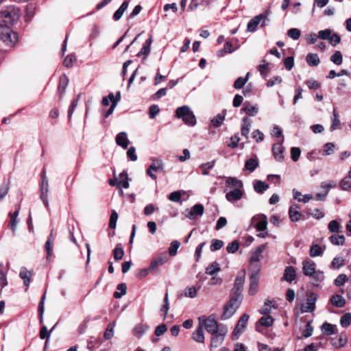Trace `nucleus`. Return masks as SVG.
<instances>
[{
	"instance_id": "1",
	"label": "nucleus",
	"mask_w": 351,
	"mask_h": 351,
	"mask_svg": "<svg viewBox=\"0 0 351 351\" xmlns=\"http://www.w3.org/2000/svg\"><path fill=\"white\" fill-rule=\"evenodd\" d=\"M20 10L9 6L0 12V39L8 46L13 47L18 40L17 34L11 30L12 26L20 17Z\"/></svg>"
},
{
	"instance_id": "2",
	"label": "nucleus",
	"mask_w": 351,
	"mask_h": 351,
	"mask_svg": "<svg viewBox=\"0 0 351 351\" xmlns=\"http://www.w3.org/2000/svg\"><path fill=\"white\" fill-rule=\"evenodd\" d=\"M198 320L199 326H202L203 329L205 328V330L211 335L217 334L221 328L214 315H210L208 317H206L205 315L200 316Z\"/></svg>"
},
{
	"instance_id": "3",
	"label": "nucleus",
	"mask_w": 351,
	"mask_h": 351,
	"mask_svg": "<svg viewBox=\"0 0 351 351\" xmlns=\"http://www.w3.org/2000/svg\"><path fill=\"white\" fill-rule=\"evenodd\" d=\"M176 115L189 126H194L196 124V117L188 106L178 108L176 110Z\"/></svg>"
},
{
	"instance_id": "4",
	"label": "nucleus",
	"mask_w": 351,
	"mask_h": 351,
	"mask_svg": "<svg viewBox=\"0 0 351 351\" xmlns=\"http://www.w3.org/2000/svg\"><path fill=\"white\" fill-rule=\"evenodd\" d=\"M245 270H242L239 273V274L235 278L234 287L231 290V297L242 300V291L243 288V284L245 282Z\"/></svg>"
},
{
	"instance_id": "5",
	"label": "nucleus",
	"mask_w": 351,
	"mask_h": 351,
	"mask_svg": "<svg viewBox=\"0 0 351 351\" xmlns=\"http://www.w3.org/2000/svg\"><path fill=\"white\" fill-rule=\"evenodd\" d=\"M241 302V300L230 296V300L223 307V312L221 316V319L226 320L230 318L236 313Z\"/></svg>"
},
{
	"instance_id": "6",
	"label": "nucleus",
	"mask_w": 351,
	"mask_h": 351,
	"mask_svg": "<svg viewBox=\"0 0 351 351\" xmlns=\"http://www.w3.org/2000/svg\"><path fill=\"white\" fill-rule=\"evenodd\" d=\"M41 183L40 188V197L44 204L45 206L49 209V202H48V193H49V182L46 176L45 169H43L41 175Z\"/></svg>"
},
{
	"instance_id": "7",
	"label": "nucleus",
	"mask_w": 351,
	"mask_h": 351,
	"mask_svg": "<svg viewBox=\"0 0 351 351\" xmlns=\"http://www.w3.org/2000/svg\"><path fill=\"white\" fill-rule=\"evenodd\" d=\"M204 208L201 204H196L191 208H187L184 210V215L186 218L194 220L197 216H202L204 214Z\"/></svg>"
},
{
	"instance_id": "8",
	"label": "nucleus",
	"mask_w": 351,
	"mask_h": 351,
	"mask_svg": "<svg viewBox=\"0 0 351 351\" xmlns=\"http://www.w3.org/2000/svg\"><path fill=\"white\" fill-rule=\"evenodd\" d=\"M152 162L147 168V174L154 180H156V176L152 171H164V163L162 160L154 158Z\"/></svg>"
},
{
	"instance_id": "9",
	"label": "nucleus",
	"mask_w": 351,
	"mask_h": 351,
	"mask_svg": "<svg viewBox=\"0 0 351 351\" xmlns=\"http://www.w3.org/2000/svg\"><path fill=\"white\" fill-rule=\"evenodd\" d=\"M257 269L252 272L250 276V287L248 293L251 295H254L258 291V281L260 278V269L256 266Z\"/></svg>"
},
{
	"instance_id": "10",
	"label": "nucleus",
	"mask_w": 351,
	"mask_h": 351,
	"mask_svg": "<svg viewBox=\"0 0 351 351\" xmlns=\"http://www.w3.org/2000/svg\"><path fill=\"white\" fill-rule=\"evenodd\" d=\"M250 316L247 313H244L241 315V317L238 320V322L234 329L233 335L238 338L245 330Z\"/></svg>"
},
{
	"instance_id": "11",
	"label": "nucleus",
	"mask_w": 351,
	"mask_h": 351,
	"mask_svg": "<svg viewBox=\"0 0 351 351\" xmlns=\"http://www.w3.org/2000/svg\"><path fill=\"white\" fill-rule=\"evenodd\" d=\"M252 221L254 223L256 231H265L267 226V217L265 215H257L252 217Z\"/></svg>"
},
{
	"instance_id": "12",
	"label": "nucleus",
	"mask_w": 351,
	"mask_h": 351,
	"mask_svg": "<svg viewBox=\"0 0 351 351\" xmlns=\"http://www.w3.org/2000/svg\"><path fill=\"white\" fill-rule=\"evenodd\" d=\"M227 332L228 330L226 327H221L219 331L217 334H214V336L212 337L210 346L212 348H217L220 346L223 343Z\"/></svg>"
},
{
	"instance_id": "13",
	"label": "nucleus",
	"mask_w": 351,
	"mask_h": 351,
	"mask_svg": "<svg viewBox=\"0 0 351 351\" xmlns=\"http://www.w3.org/2000/svg\"><path fill=\"white\" fill-rule=\"evenodd\" d=\"M300 207L295 204L289 208V217L292 222H298L300 220H305V217L300 211Z\"/></svg>"
},
{
	"instance_id": "14",
	"label": "nucleus",
	"mask_w": 351,
	"mask_h": 351,
	"mask_svg": "<svg viewBox=\"0 0 351 351\" xmlns=\"http://www.w3.org/2000/svg\"><path fill=\"white\" fill-rule=\"evenodd\" d=\"M244 194L243 188L234 189L226 193V198L230 202H234L240 200Z\"/></svg>"
},
{
	"instance_id": "15",
	"label": "nucleus",
	"mask_w": 351,
	"mask_h": 351,
	"mask_svg": "<svg viewBox=\"0 0 351 351\" xmlns=\"http://www.w3.org/2000/svg\"><path fill=\"white\" fill-rule=\"evenodd\" d=\"M284 136H282V139L280 143L274 144L272 147L274 157L278 162H282L284 159V147L282 146Z\"/></svg>"
},
{
	"instance_id": "16",
	"label": "nucleus",
	"mask_w": 351,
	"mask_h": 351,
	"mask_svg": "<svg viewBox=\"0 0 351 351\" xmlns=\"http://www.w3.org/2000/svg\"><path fill=\"white\" fill-rule=\"evenodd\" d=\"M168 261V256L166 252L161 253L152 258L150 263V269L154 270L158 266L162 265L167 263Z\"/></svg>"
},
{
	"instance_id": "17",
	"label": "nucleus",
	"mask_w": 351,
	"mask_h": 351,
	"mask_svg": "<svg viewBox=\"0 0 351 351\" xmlns=\"http://www.w3.org/2000/svg\"><path fill=\"white\" fill-rule=\"evenodd\" d=\"M318 298V295L315 293H311L306 300V306L302 309V312L311 313L313 312L315 308V302Z\"/></svg>"
},
{
	"instance_id": "18",
	"label": "nucleus",
	"mask_w": 351,
	"mask_h": 351,
	"mask_svg": "<svg viewBox=\"0 0 351 351\" xmlns=\"http://www.w3.org/2000/svg\"><path fill=\"white\" fill-rule=\"evenodd\" d=\"M316 271V264L311 260H305L302 262V272L306 276H311Z\"/></svg>"
},
{
	"instance_id": "19",
	"label": "nucleus",
	"mask_w": 351,
	"mask_h": 351,
	"mask_svg": "<svg viewBox=\"0 0 351 351\" xmlns=\"http://www.w3.org/2000/svg\"><path fill=\"white\" fill-rule=\"evenodd\" d=\"M267 18V16H265L263 14L257 15L247 23V29L248 32H255L258 25L260 23L261 20L262 19Z\"/></svg>"
},
{
	"instance_id": "20",
	"label": "nucleus",
	"mask_w": 351,
	"mask_h": 351,
	"mask_svg": "<svg viewBox=\"0 0 351 351\" xmlns=\"http://www.w3.org/2000/svg\"><path fill=\"white\" fill-rule=\"evenodd\" d=\"M33 275V270L27 271L25 267H21L19 276L23 280L24 285L27 287H29L31 282V277Z\"/></svg>"
},
{
	"instance_id": "21",
	"label": "nucleus",
	"mask_w": 351,
	"mask_h": 351,
	"mask_svg": "<svg viewBox=\"0 0 351 351\" xmlns=\"http://www.w3.org/2000/svg\"><path fill=\"white\" fill-rule=\"evenodd\" d=\"M266 244L259 245L255 251L252 252L250 256V263H258L261 260V254L265 250Z\"/></svg>"
},
{
	"instance_id": "22",
	"label": "nucleus",
	"mask_w": 351,
	"mask_h": 351,
	"mask_svg": "<svg viewBox=\"0 0 351 351\" xmlns=\"http://www.w3.org/2000/svg\"><path fill=\"white\" fill-rule=\"evenodd\" d=\"M309 278H311V285L314 287H317L324 280V274L323 271L316 270Z\"/></svg>"
},
{
	"instance_id": "23",
	"label": "nucleus",
	"mask_w": 351,
	"mask_h": 351,
	"mask_svg": "<svg viewBox=\"0 0 351 351\" xmlns=\"http://www.w3.org/2000/svg\"><path fill=\"white\" fill-rule=\"evenodd\" d=\"M116 143L123 149L128 148L130 141L127 137V133L125 132L119 133L116 136Z\"/></svg>"
},
{
	"instance_id": "24",
	"label": "nucleus",
	"mask_w": 351,
	"mask_h": 351,
	"mask_svg": "<svg viewBox=\"0 0 351 351\" xmlns=\"http://www.w3.org/2000/svg\"><path fill=\"white\" fill-rule=\"evenodd\" d=\"M240 111L241 113L245 112L249 116H254L258 113V108L257 106L251 105L249 102H245Z\"/></svg>"
},
{
	"instance_id": "25",
	"label": "nucleus",
	"mask_w": 351,
	"mask_h": 351,
	"mask_svg": "<svg viewBox=\"0 0 351 351\" xmlns=\"http://www.w3.org/2000/svg\"><path fill=\"white\" fill-rule=\"evenodd\" d=\"M226 184L228 188H243V182L235 177H227L226 179Z\"/></svg>"
},
{
	"instance_id": "26",
	"label": "nucleus",
	"mask_w": 351,
	"mask_h": 351,
	"mask_svg": "<svg viewBox=\"0 0 351 351\" xmlns=\"http://www.w3.org/2000/svg\"><path fill=\"white\" fill-rule=\"evenodd\" d=\"M295 269L292 266L287 267L285 269L283 279L289 282H291L295 279Z\"/></svg>"
},
{
	"instance_id": "27",
	"label": "nucleus",
	"mask_w": 351,
	"mask_h": 351,
	"mask_svg": "<svg viewBox=\"0 0 351 351\" xmlns=\"http://www.w3.org/2000/svg\"><path fill=\"white\" fill-rule=\"evenodd\" d=\"M242 123L241 130V135L245 138H248L251 128V120L248 117H244L242 119Z\"/></svg>"
},
{
	"instance_id": "28",
	"label": "nucleus",
	"mask_w": 351,
	"mask_h": 351,
	"mask_svg": "<svg viewBox=\"0 0 351 351\" xmlns=\"http://www.w3.org/2000/svg\"><path fill=\"white\" fill-rule=\"evenodd\" d=\"M258 160L256 157L251 158L245 161L244 169L249 171L251 173L258 167Z\"/></svg>"
},
{
	"instance_id": "29",
	"label": "nucleus",
	"mask_w": 351,
	"mask_h": 351,
	"mask_svg": "<svg viewBox=\"0 0 351 351\" xmlns=\"http://www.w3.org/2000/svg\"><path fill=\"white\" fill-rule=\"evenodd\" d=\"M69 84V79L67 78L66 75L65 74H63L59 81L58 88V90L60 93V97H62L65 92V90L68 86Z\"/></svg>"
},
{
	"instance_id": "30",
	"label": "nucleus",
	"mask_w": 351,
	"mask_h": 351,
	"mask_svg": "<svg viewBox=\"0 0 351 351\" xmlns=\"http://www.w3.org/2000/svg\"><path fill=\"white\" fill-rule=\"evenodd\" d=\"M221 268L219 264L215 261L209 264L206 268V274L210 276H216L219 271H220Z\"/></svg>"
},
{
	"instance_id": "31",
	"label": "nucleus",
	"mask_w": 351,
	"mask_h": 351,
	"mask_svg": "<svg viewBox=\"0 0 351 351\" xmlns=\"http://www.w3.org/2000/svg\"><path fill=\"white\" fill-rule=\"evenodd\" d=\"M330 301L332 305L338 308L343 307L346 304V300L339 294L333 295Z\"/></svg>"
},
{
	"instance_id": "32",
	"label": "nucleus",
	"mask_w": 351,
	"mask_h": 351,
	"mask_svg": "<svg viewBox=\"0 0 351 351\" xmlns=\"http://www.w3.org/2000/svg\"><path fill=\"white\" fill-rule=\"evenodd\" d=\"M341 126V122L339 119V114L336 112L335 109L332 111V116L331 117V125L330 127V131H334L337 129H339Z\"/></svg>"
},
{
	"instance_id": "33",
	"label": "nucleus",
	"mask_w": 351,
	"mask_h": 351,
	"mask_svg": "<svg viewBox=\"0 0 351 351\" xmlns=\"http://www.w3.org/2000/svg\"><path fill=\"white\" fill-rule=\"evenodd\" d=\"M254 191L260 194H263L267 189L269 185L261 180H256L253 183Z\"/></svg>"
},
{
	"instance_id": "34",
	"label": "nucleus",
	"mask_w": 351,
	"mask_h": 351,
	"mask_svg": "<svg viewBox=\"0 0 351 351\" xmlns=\"http://www.w3.org/2000/svg\"><path fill=\"white\" fill-rule=\"evenodd\" d=\"M325 250V247H322V246L317 244H313L309 250V254L311 257H316L322 256Z\"/></svg>"
},
{
	"instance_id": "35",
	"label": "nucleus",
	"mask_w": 351,
	"mask_h": 351,
	"mask_svg": "<svg viewBox=\"0 0 351 351\" xmlns=\"http://www.w3.org/2000/svg\"><path fill=\"white\" fill-rule=\"evenodd\" d=\"M129 3L126 1H123L121 6L116 10L113 14V19L115 21H119L123 16L124 12L127 10Z\"/></svg>"
},
{
	"instance_id": "36",
	"label": "nucleus",
	"mask_w": 351,
	"mask_h": 351,
	"mask_svg": "<svg viewBox=\"0 0 351 351\" xmlns=\"http://www.w3.org/2000/svg\"><path fill=\"white\" fill-rule=\"evenodd\" d=\"M149 326L147 324L143 323L138 324L134 328V335L139 339L145 334Z\"/></svg>"
},
{
	"instance_id": "37",
	"label": "nucleus",
	"mask_w": 351,
	"mask_h": 351,
	"mask_svg": "<svg viewBox=\"0 0 351 351\" xmlns=\"http://www.w3.org/2000/svg\"><path fill=\"white\" fill-rule=\"evenodd\" d=\"M193 339L198 343L204 342L205 337L204 330L199 325L193 333Z\"/></svg>"
},
{
	"instance_id": "38",
	"label": "nucleus",
	"mask_w": 351,
	"mask_h": 351,
	"mask_svg": "<svg viewBox=\"0 0 351 351\" xmlns=\"http://www.w3.org/2000/svg\"><path fill=\"white\" fill-rule=\"evenodd\" d=\"M226 110H223L221 113L218 114L211 120V125L215 128H219L225 119Z\"/></svg>"
},
{
	"instance_id": "39",
	"label": "nucleus",
	"mask_w": 351,
	"mask_h": 351,
	"mask_svg": "<svg viewBox=\"0 0 351 351\" xmlns=\"http://www.w3.org/2000/svg\"><path fill=\"white\" fill-rule=\"evenodd\" d=\"M19 210H20V208L19 207L13 213H10V214H9V215L11 218L10 223H9V226L11 228V230H12L13 233H14L16 232V224H17L16 218L19 215Z\"/></svg>"
},
{
	"instance_id": "40",
	"label": "nucleus",
	"mask_w": 351,
	"mask_h": 351,
	"mask_svg": "<svg viewBox=\"0 0 351 351\" xmlns=\"http://www.w3.org/2000/svg\"><path fill=\"white\" fill-rule=\"evenodd\" d=\"M306 60L307 64L310 66H317L319 62V58L318 57V55L317 53H308L307 54L306 57Z\"/></svg>"
},
{
	"instance_id": "41",
	"label": "nucleus",
	"mask_w": 351,
	"mask_h": 351,
	"mask_svg": "<svg viewBox=\"0 0 351 351\" xmlns=\"http://www.w3.org/2000/svg\"><path fill=\"white\" fill-rule=\"evenodd\" d=\"M120 180L118 181L119 188L128 189L129 187L128 176L125 171L121 172L119 175Z\"/></svg>"
},
{
	"instance_id": "42",
	"label": "nucleus",
	"mask_w": 351,
	"mask_h": 351,
	"mask_svg": "<svg viewBox=\"0 0 351 351\" xmlns=\"http://www.w3.org/2000/svg\"><path fill=\"white\" fill-rule=\"evenodd\" d=\"M335 326L325 322L321 326V330L324 335H331L335 333Z\"/></svg>"
},
{
	"instance_id": "43",
	"label": "nucleus",
	"mask_w": 351,
	"mask_h": 351,
	"mask_svg": "<svg viewBox=\"0 0 351 351\" xmlns=\"http://www.w3.org/2000/svg\"><path fill=\"white\" fill-rule=\"evenodd\" d=\"M10 180L3 181L0 186V201L3 199L9 193Z\"/></svg>"
},
{
	"instance_id": "44",
	"label": "nucleus",
	"mask_w": 351,
	"mask_h": 351,
	"mask_svg": "<svg viewBox=\"0 0 351 351\" xmlns=\"http://www.w3.org/2000/svg\"><path fill=\"white\" fill-rule=\"evenodd\" d=\"M249 75H250V73H247L245 77H238L234 81V88L235 89H240V88H243L245 86V84L247 83V82L248 81Z\"/></svg>"
},
{
	"instance_id": "45",
	"label": "nucleus",
	"mask_w": 351,
	"mask_h": 351,
	"mask_svg": "<svg viewBox=\"0 0 351 351\" xmlns=\"http://www.w3.org/2000/svg\"><path fill=\"white\" fill-rule=\"evenodd\" d=\"M152 43V36H150L145 41V43L143 45L141 51L138 53V56H140V54H143V55H144L145 57H146L150 52V47H151Z\"/></svg>"
},
{
	"instance_id": "46",
	"label": "nucleus",
	"mask_w": 351,
	"mask_h": 351,
	"mask_svg": "<svg viewBox=\"0 0 351 351\" xmlns=\"http://www.w3.org/2000/svg\"><path fill=\"white\" fill-rule=\"evenodd\" d=\"M124 255V250L121 246V244L119 243L117 245L115 248L113 250V256L115 261L121 260Z\"/></svg>"
},
{
	"instance_id": "47",
	"label": "nucleus",
	"mask_w": 351,
	"mask_h": 351,
	"mask_svg": "<svg viewBox=\"0 0 351 351\" xmlns=\"http://www.w3.org/2000/svg\"><path fill=\"white\" fill-rule=\"evenodd\" d=\"M329 240L335 245H343L345 242V237L343 235L333 234L330 237Z\"/></svg>"
},
{
	"instance_id": "48",
	"label": "nucleus",
	"mask_w": 351,
	"mask_h": 351,
	"mask_svg": "<svg viewBox=\"0 0 351 351\" xmlns=\"http://www.w3.org/2000/svg\"><path fill=\"white\" fill-rule=\"evenodd\" d=\"M215 164V160H212L199 165V168L202 169V175L208 176L209 174L208 169H212Z\"/></svg>"
},
{
	"instance_id": "49",
	"label": "nucleus",
	"mask_w": 351,
	"mask_h": 351,
	"mask_svg": "<svg viewBox=\"0 0 351 351\" xmlns=\"http://www.w3.org/2000/svg\"><path fill=\"white\" fill-rule=\"evenodd\" d=\"M117 289L119 291H115L113 294L115 298H121L126 293L127 286L125 283H120L117 285Z\"/></svg>"
},
{
	"instance_id": "50",
	"label": "nucleus",
	"mask_w": 351,
	"mask_h": 351,
	"mask_svg": "<svg viewBox=\"0 0 351 351\" xmlns=\"http://www.w3.org/2000/svg\"><path fill=\"white\" fill-rule=\"evenodd\" d=\"M3 263H0V286L1 289L8 285L7 274L6 272L3 271Z\"/></svg>"
},
{
	"instance_id": "51",
	"label": "nucleus",
	"mask_w": 351,
	"mask_h": 351,
	"mask_svg": "<svg viewBox=\"0 0 351 351\" xmlns=\"http://www.w3.org/2000/svg\"><path fill=\"white\" fill-rule=\"evenodd\" d=\"M234 51V49H233L232 44L230 42L227 41L224 44L223 49L219 50L217 52V56H221L223 55V53H230L233 52Z\"/></svg>"
},
{
	"instance_id": "52",
	"label": "nucleus",
	"mask_w": 351,
	"mask_h": 351,
	"mask_svg": "<svg viewBox=\"0 0 351 351\" xmlns=\"http://www.w3.org/2000/svg\"><path fill=\"white\" fill-rule=\"evenodd\" d=\"M330 61L337 65H340L343 62V57L341 51H336L333 55L330 56Z\"/></svg>"
},
{
	"instance_id": "53",
	"label": "nucleus",
	"mask_w": 351,
	"mask_h": 351,
	"mask_svg": "<svg viewBox=\"0 0 351 351\" xmlns=\"http://www.w3.org/2000/svg\"><path fill=\"white\" fill-rule=\"evenodd\" d=\"M169 309V294L167 292L165 295L164 298V304L161 306L160 311L164 312L163 319L167 317L168 311Z\"/></svg>"
},
{
	"instance_id": "54",
	"label": "nucleus",
	"mask_w": 351,
	"mask_h": 351,
	"mask_svg": "<svg viewBox=\"0 0 351 351\" xmlns=\"http://www.w3.org/2000/svg\"><path fill=\"white\" fill-rule=\"evenodd\" d=\"M345 263L344 258L341 257H335L331 262V267L333 269H339L343 267Z\"/></svg>"
},
{
	"instance_id": "55",
	"label": "nucleus",
	"mask_w": 351,
	"mask_h": 351,
	"mask_svg": "<svg viewBox=\"0 0 351 351\" xmlns=\"http://www.w3.org/2000/svg\"><path fill=\"white\" fill-rule=\"evenodd\" d=\"M335 144L333 143H327L324 145L323 154L324 156H330L334 153Z\"/></svg>"
},
{
	"instance_id": "56",
	"label": "nucleus",
	"mask_w": 351,
	"mask_h": 351,
	"mask_svg": "<svg viewBox=\"0 0 351 351\" xmlns=\"http://www.w3.org/2000/svg\"><path fill=\"white\" fill-rule=\"evenodd\" d=\"M180 245V243L179 241H172L169 247V254L171 256H176Z\"/></svg>"
},
{
	"instance_id": "57",
	"label": "nucleus",
	"mask_w": 351,
	"mask_h": 351,
	"mask_svg": "<svg viewBox=\"0 0 351 351\" xmlns=\"http://www.w3.org/2000/svg\"><path fill=\"white\" fill-rule=\"evenodd\" d=\"M351 324V313L343 315L340 319V324L343 328H347Z\"/></svg>"
},
{
	"instance_id": "58",
	"label": "nucleus",
	"mask_w": 351,
	"mask_h": 351,
	"mask_svg": "<svg viewBox=\"0 0 351 351\" xmlns=\"http://www.w3.org/2000/svg\"><path fill=\"white\" fill-rule=\"evenodd\" d=\"M114 323L109 324L106 328V330L104 334V337L106 340L110 339L114 335Z\"/></svg>"
},
{
	"instance_id": "59",
	"label": "nucleus",
	"mask_w": 351,
	"mask_h": 351,
	"mask_svg": "<svg viewBox=\"0 0 351 351\" xmlns=\"http://www.w3.org/2000/svg\"><path fill=\"white\" fill-rule=\"evenodd\" d=\"M259 324L265 327L271 326L274 323V319L271 316L262 317L258 320Z\"/></svg>"
},
{
	"instance_id": "60",
	"label": "nucleus",
	"mask_w": 351,
	"mask_h": 351,
	"mask_svg": "<svg viewBox=\"0 0 351 351\" xmlns=\"http://www.w3.org/2000/svg\"><path fill=\"white\" fill-rule=\"evenodd\" d=\"M340 186L343 191L351 189V178L348 176L344 177L340 182Z\"/></svg>"
},
{
	"instance_id": "61",
	"label": "nucleus",
	"mask_w": 351,
	"mask_h": 351,
	"mask_svg": "<svg viewBox=\"0 0 351 351\" xmlns=\"http://www.w3.org/2000/svg\"><path fill=\"white\" fill-rule=\"evenodd\" d=\"M223 246V242L219 239H213L210 245V250L212 252H215L217 250H220Z\"/></svg>"
},
{
	"instance_id": "62",
	"label": "nucleus",
	"mask_w": 351,
	"mask_h": 351,
	"mask_svg": "<svg viewBox=\"0 0 351 351\" xmlns=\"http://www.w3.org/2000/svg\"><path fill=\"white\" fill-rule=\"evenodd\" d=\"M239 248V243L237 240L232 241L226 247V250L228 253L234 254L238 251Z\"/></svg>"
},
{
	"instance_id": "63",
	"label": "nucleus",
	"mask_w": 351,
	"mask_h": 351,
	"mask_svg": "<svg viewBox=\"0 0 351 351\" xmlns=\"http://www.w3.org/2000/svg\"><path fill=\"white\" fill-rule=\"evenodd\" d=\"M328 40L332 46L335 47L336 45H337L338 44L340 43L341 37L337 33H333V34L331 33Z\"/></svg>"
},
{
	"instance_id": "64",
	"label": "nucleus",
	"mask_w": 351,
	"mask_h": 351,
	"mask_svg": "<svg viewBox=\"0 0 351 351\" xmlns=\"http://www.w3.org/2000/svg\"><path fill=\"white\" fill-rule=\"evenodd\" d=\"M348 279V278L346 274H341L336 278L334 281V284L337 287H341L346 283Z\"/></svg>"
}]
</instances>
